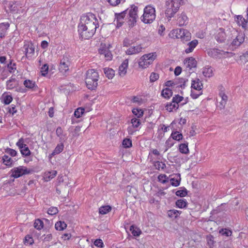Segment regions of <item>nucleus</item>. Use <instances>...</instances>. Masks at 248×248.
<instances>
[{
  "instance_id": "13d9d810",
  "label": "nucleus",
  "mask_w": 248,
  "mask_h": 248,
  "mask_svg": "<svg viewBox=\"0 0 248 248\" xmlns=\"http://www.w3.org/2000/svg\"><path fill=\"white\" fill-rule=\"evenodd\" d=\"M159 78V75L157 73L153 72L150 76V80L151 82H155Z\"/></svg>"
},
{
  "instance_id": "ea45409f",
  "label": "nucleus",
  "mask_w": 248,
  "mask_h": 248,
  "mask_svg": "<svg viewBox=\"0 0 248 248\" xmlns=\"http://www.w3.org/2000/svg\"><path fill=\"white\" fill-rule=\"evenodd\" d=\"M2 159L3 163L7 166H11L13 164V160L7 155H4L3 156Z\"/></svg>"
},
{
  "instance_id": "37998d69",
  "label": "nucleus",
  "mask_w": 248,
  "mask_h": 248,
  "mask_svg": "<svg viewBox=\"0 0 248 248\" xmlns=\"http://www.w3.org/2000/svg\"><path fill=\"white\" fill-rule=\"evenodd\" d=\"M85 109L83 108H78L74 112V115L76 117L80 118L84 113Z\"/></svg>"
},
{
  "instance_id": "5fc2aeb1",
  "label": "nucleus",
  "mask_w": 248,
  "mask_h": 248,
  "mask_svg": "<svg viewBox=\"0 0 248 248\" xmlns=\"http://www.w3.org/2000/svg\"><path fill=\"white\" fill-rule=\"evenodd\" d=\"M168 178L165 174H160L158 176V181L162 184H165L167 181Z\"/></svg>"
},
{
  "instance_id": "dca6fc26",
  "label": "nucleus",
  "mask_w": 248,
  "mask_h": 248,
  "mask_svg": "<svg viewBox=\"0 0 248 248\" xmlns=\"http://www.w3.org/2000/svg\"><path fill=\"white\" fill-rule=\"evenodd\" d=\"M188 17L185 13L178 15L177 18V24L179 26L186 25L187 23Z\"/></svg>"
},
{
  "instance_id": "6e6d98bb",
  "label": "nucleus",
  "mask_w": 248,
  "mask_h": 248,
  "mask_svg": "<svg viewBox=\"0 0 248 248\" xmlns=\"http://www.w3.org/2000/svg\"><path fill=\"white\" fill-rule=\"evenodd\" d=\"M33 243V238L30 235H27L25 238L24 243L26 245H31Z\"/></svg>"
},
{
  "instance_id": "aec40b11",
  "label": "nucleus",
  "mask_w": 248,
  "mask_h": 248,
  "mask_svg": "<svg viewBox=\"0 0 248 248\" xmlns=\"http://www.w3.org/2000/svg\"><path fill=\"white\" fill-rule=\"evenodd\" d=\"M199 42L196 39L193 40L191 42H189L187 46V47L186 48L185 51L186 54H188L189 53L192 52L194 48L198 45Z\"/></svg>"
},
{
  "instance_id": "a878e982",
  "label": "nucleus",
  "mask_w": 248,
  "mask_h": 248,
  "mask_svg": "<svg viewBox=\"0 0 248 248\" xmlns=\"http://www.w3.org/2000/svg\"><path fill=\"white\" fill-rule=\"evenodd\" d=\"M202 74L205 77L210 78L213 76V68L209 66H206L202 69Z\"/></svg>"
},
{
  "instance_id": "f8f14e48",
  "label": "nucleus",
  "mask_w": 248,
  "mask_h": 248,
  "mask_svg": "<svg viewBox=\"0 0 248 248\" xmlns=\"http://www.w3.org/2000/svg\"><path fill=\"white\" fill-rule=\"evenodd\" d=\"M126 14V10L120 13L115 14L114 22H116V27L119 28L121 27L124 23V17Z\"/></svg>"
},
{
  "instance_id": "72a5a7b5",
  "label": "nucleus",
  "mask_w": 248,
  "mask_h": 248,
  "mask_svg": "<svg viewBox=\"0 0 248 248\" xmlns=\"http://www.w3.org/2000/svg\"><path fill=\"white\" fill-rule=\"evenodd\" d=\"M24 85L29 89H33L37 87L35 82L29 79L25 80L24 82Z\"/></svg>"
},
{
  "instance_id": "c756f323",
  "label": "nucleus",
  "mask_w": 248,
  "mask_h": 248,
  "mask_svg": "<svg viewBox=\"0 0 248 248\" xmlns=\"http://www.w3.org/2000/svg\"><path fill=\"white\" fill-rule=\"evenodd\" d=\"M104 72L106 77H107L109 79L112 78L115 75L114 71L111 68H105L104 69Z\"/></svg>"
},
{
  "instance_id": "c9c22d12",
  "label": "nucleus",
  "mask_w": 248,
  "mask_h": 248,
  "mask_svg": "<svg viewBox=\"0 0 248 248\" xmlns=\"http://www.w3.org/2000/svg\"><path fill=\"white\" fill-rule=\"evenodd\" d=\"M44 227V222L40 219H37L34 223V227L38 230H41Z\"/></svg>"
},
{
  "instance_id": "2eb2a0df",
  "label": "nucleus",
  "mask_w": 248,
  "mask_h": 248,
  "mask_svg": "<svg viewBox=\"0 0 248 248\" xmlns=\"http://www.w3.org/2000/svg\"><path fill=\"white\" fill-rule=\"evenodd\" d=\"M219 96L221 98V100L219 102V104L218 105V107L220 109H223L224 108L227 102L228 96L225 93L224 90H220Z\"/></svg>"
},
{
  "instance_id": "6ab92c4d",
  "label": "nucleus",
  "mask_w": 248,
  "mask_h": 248,
  "mask_svg": "<svg viewBox=\"0 0 248 248\" xmlns=\"http://www.w3.org/2000/svg\"><path fill=\"white\" fill-rule=\"evenodd\" d=\"M192 90H196L197 91H202V81L199 78L192 80L191 83Z\"/></svg>"
},
{
  "instance_id": "bb28decb",
  "label": "nucleus",
  "mask_w": 248,
  "mask_h": 248,
  "mask_svg": "<svg viewBox=\"0 0 248 248\" xmlns=\"http://www.w3.org/2000/svg\"><path fill=\"white\" fill-rule=\"evenodd\" d=\"M236 18L237 24L239 26H242L243 28L246 29L247 28V22L246 21L245 19L241 15L237 16Z\"/></svg>"
},
{
  "instance_id": "09e8293b",
  "label": "nucleus",
  "mask_w": 248,
  "mask_h": 248,
  "mask_svg": "<svg viewBox=\"0 0 248 248\" xmlns=\"http://www.w3.org/2000/svg\"><path fill=\"white\" fill-rule=\"evenodd\" d=\"M7 68L10 73H14L16 69V64L15 63H13L11 62L9 63L8 64Z\"/></svg>"
},
{
  "instance_id": "680f3d73",
  "label": "nucleus",
  "mask_w": 248,
  "mask_h": 248,
  "mask_svg": "<svg viewBox=\"0 0 248 248\" xmlns=\"http://www.w3.org/2000/svg\"><path fill=\"white\" fill-rule=\"evenodd\" d=\"M183 98H184L183 96H181L179 95H176L173 97L172 101L174 103H177L178 105V103L182 101Z\"/></svg>"
},
{
  "instance_id": "e2e57ef3",
  "label": "nucleus",
  "mask_w": 248,
  "mask_h": 248,
  "mask_svg": "<svg viewBox=\"0 0 248 248\" xmlns=\"http://www.w3.org/2000/svg\"><path fill=\"white\" fill-rule=\"evenodd\" d=\"M219 232L222 234V235H226L227 236H229L231 235L232 232L231 231L227 229H223L219 231Z\"/></svg>"
},
{
  "instance_id": "e433bc0d",
  "label": "nucleus",
  "mask_w": 248,
  "mask_h": 248,
  "mask_svg": "<svg viewBox=\"0 0 248 248\" xmlns=\"http://www.w3.org/2000/svg\"><path fill=\"white\" fill-rule=\"evenodd\" d=\"M130 231L132 234L135 236H139L141 233V231L140 229L135 227L134 225L130 226Z\"/></svg>"
},
{
  "instance_id": "b1692460",
  "label": "nucleus",
  "mask_w": 248,
  "mask_h": 248,
  "mask_svg": "<svg viewBox=\"0 0 248 248\" xmlns=\"http://www.w3.org/2000/svg\"><path fill=\"white\" fill-rule=\"evenodd\" d=\"M9 27V24L8 23H2L0 24V39L4 37Z\"/></svg>"
},
{
  "instance_id": "4d7b16f0",
  "label": "nucleus",
  "mask_w": 248,
  "mask_h": 248,
  "mask_svg": "<svg viewBox=\"0 0 248 248\" xmlns=\"http://www.w3.org/2000/svg\"><path fill=\"white\" fill-rule=\"evenodd\" d=\"M48 65L47 64H45L43 65L41 68V72L42 73V75L43 76H45L48 73Z\"/></svg>"
},
{
  "instance_id": "0e129e2a",
  "label": "nucleus",
  "mask_w": 248,
  "mask_h": 248,
  "mask_svg": "<svg viewBox=\"0 0 248 248\" xmlns=\"http://www.w3.org/2000/svg\"><path fill=\"white\" fill-rule=\"evenodd\" d=\"M13 98L11 95H6L4 97L3 101L5 104H9L12 101Z\"/></svg>"
},
{
  "instance_id": "774afa93",
  "label": "nucleus",
  "mask_w": 248,
  "mask_h": 248,
  "mask_svg": "<svg viewBox=\"0 0 248 248\" xmlns=\"http://www.w3.org/2000/svg\"><path fill=\"white\" fill-rule=\"evenodd\" d=\"M240 59L245 62H248V50L240 56Z\"/></svg>"
},
{
  "instance_id": "7c9ffc66",
  "label": "nucleus",
  "mask_w": 248,
  "mask_h": 248,
  "mask_svg": "<svg viewBox=\"0 0 248 248\" xmlns=\"http://www.w3.org/2000/svg\"><path fill=\"white\" fill-rule=\"evenodd\" d=\"M55 228L58 231H62L67 227L66 224L64 221H60L56 223Z\"/></svg>"
},
{
  "instance_id": "ddd939ff",
  "label": "nucleus",
  "mask_w": 248,
  "mask_h": 248,
  "mask_svg": "<svg viewBox=\"0 0 248 248\" xmlns=\"http://www.w3.org/2000/svg\"><path fill=\"white\" fill-rule=\"evenodd\" d=\"M245 34L242 32L238 33L236 37L233 40L232 46L237 47L240 46L244 41Z\"/></svg>"
},
{
  "instance_id": "603ef678",
  "label": "nucleus",
  "mask_w": 248,
  "mask_h": 248,
  "mask_svg": "<svg viewBox=\"0 0 248 248\" xmlns=\"http://www.w3.org/2000/svg\"><path fill=\"white\" fill-rule=\"evenodd\" d=\"M21 153L22 155L25 156H29L31 154V152L27 146H24L23 148L20 149Z\"/></svg>"
},
{
  "instance_id": "4be33fe9",
  "label": "nucleus",
  "mask_w": 248,
  "mask_h": 248,
  "mask_svg": "<svg viewBox=\"0 0 248 248\" xmlns=\"http://www.w3.org/2000/svg\"><path fill=\"white\" fill-rule=\"evenodd\" d=\"M217 31L215 37L216 39L218 42L222 43L226 39V34L224 30L222 28H220Z\"/></svg>"
},
{
  "instance_id": "39448f33",
  "label": "nucleus",
  "mask_w": 248,
  "mask_h": 248,
  "mask_svg": "<svg viewBox=\"0 0 248 248\" xmlns=\"http://www.w3.org/2000/svg\"><path fill=\"white\" fill-rule=\"evenodd\" d=\"M155 8L151 5H148L144 9L141 20L145 24H150L155 20Z\"/></svg>"
},
{
  "instance_id": "864d4df0",
  "label": "nucleus",
  "mask_w": 248,
  "mask_h": 248,
  "mask_svg": "<svg viewBox=\"0 0 248 248\" xmlns=\"http://www.w3.org/2000/svg\"><path fill=\"white\" fill-rule=\"evenodd\" d=\"M123 145L124 148H129L132 146V141L128 139L123 140Z\"/></svg>"
},
{
  "instance_id": "a19ab883",
  "label": "nucleus",
  "mask_w": 248,
  "mask_h": 248,
  "mask_svg": "<svg viewBox=\"0 0 248 248\" xmlns=\"http://www.w3.org/2000/svg\"><path fill=\"white\" fill-rule=\"evenodd\" d=\"M64 146L62 144H59L52 153V155H54L61 153L63 150Z\"/></svg>"
},
{
  "instance_id": "a18cd8bd",
  "label": "nucleus",
  "mask_w": 248,
  "mask_h": 248,
  "mask_svg": "<svg viewBox=\"0 0 248 248\" xmlns=\"http://www.w3.org/2000/svg\"><path fill=\"white\" fill-rule=\"evenodd\" d=\"M176 195L181 197L186 196L187 194V190L185 188H181V189L177 190L176 193Z\"/></svg>"
},
{
  "instance_id": "8fccbe9b",
  "label": "nucleus",
  "mask_w": 248,
  "mask_h": 248,
  "mask_svg": "<svg viewBox=\"0 0 248 248\" xmlns=\"http://www.w3.org/2000/svg\"><path fill=\"white\" fill-rule=\"evenodd\" d=\"M131 123L132 124V127L134 128L138 127L141 124L140 120L136 118H132L131 120Z\"/></svg>"
},
{
  "instance_id": "9d476101",
  "label": "nucleus",
  "mask_w": 248,
  "mask_h": 248,
  "mask_svg": "<svg viewBox=\"0 0 248 248\" xmlns=\"http://www.w3.org/2000/svg\"><path fill=\"white\" fill-rule=\"evenodd\" d=\"M24 52L26 57L29 60L33 58L35 53V47L31 43H28L24 45Z\"/></svg>"
},
{
  "instance_id": "6e6552de",
  "label": "nucleus",
  "mask_w": 248,
  "mask_h": 248,
  "mask_svg": "<svg viewBox=\"0 0 248 248\" xmlns=\"http://www.w3.org/2000/svg\"><path fill=\"white\" fill-rule=\"evenodd\" d=\"M70 61L69 56L64 55L61 60L59 69L62 73H66L68 70L70 65Z\"/></svg>"
},
{
  "instance_id": "69168bd1",
  "label": "nucleus",
  "mask_w": 248,
  "mask_h": 248,
  "mask_svg": "<svg viewBox=\"0 0 248 248\" xmlns=\"http://www.w3.org/2000/svg\"><path fill=\"white\" fill-rule=\"evenodd\" d=\"M94 245L99 248H103L104 246L102 240L100 239L95 240L94 242Z\"/></svg>"
},
{
  "instance_id": "f3484780",
  "label": "nucleus",
  "mask_w": 248,
  "mask_h": 248,
  "mask_svg": "<svg viewBox=\"0 0 248 248\" xmlns=\"http://www.w3.org/2000/svg\"><path fill=\"white\" fill-rule=\"evenodd\" d=\"M128 65V59H125L119 67V74L120 76H124L126 74Z\"/></svg>"
},
{
  "instance_id": "de8ad7c7",
  "label": "nucleus",
  "mask_w": 248,
  "mask_h": 248,
  "mask_svg": "<svg viewBox=\"0 0 248 248\" xmlns=\"http://www.w3.org/2000/svg\"><path fill=\"white\" fill-rule=\"evenodd\" d=\"M108 2L112 6H116L121 2L124 3L125 0H107Z\"/></svg>"
},
{
  "instance_id": "58836bf2",
  "label": "nucleus",
  "mask_w": 248,
  "mask_h": 248,
  "mask_svg": "<svg viewBox=\"0 0 248 248\" xmlns=\"http://www.w3.org/2000/svg\"><path fill=\"white\" fill-rule=\"evenodd\" d=\"M180 181L181 178L180 174H178V175L176 178L174 177L171 178L170 180L171 185L174 186H178L180 185Z\"/></svg>"
},
{
  "instance_id": "c85d7f7f",
  "label": "nucleus",
  "mask_w": 248,
  "mask_h": 248,
  "mask_svg": "<svg viewBox=\"0 0 248 248\" xmlns=\"http://www.w3.org/2000/svg\"><path fill=\"white\" fill-rule=\"evenodd\" d=\"M179 150L182 154H188L189 153L188 142L180 144L179 145Z\"/></svg>"
},
{
  "instance_id": "f03ea898",
  "label": "nucleus",
  "mask_w": 248,
  "mask_h": 248,
  "mask_svg": "<svg viewBox=\"0 0 248 248\" xmlns=\"http://www.w3.org/2000/svg\"><path fill=\"white\" fill-rule=\"evenodd\" d=\"M184 0H167L166 2V16L169 20L178 12Z\"/></svg>"
},
{
  "instance_id": "bf43d9fd",
  "label": "nucleus",
  "mask_w": 248,
  "mask_h": 248,
  "mask_svg": "<svg viewBox=\"0 0 248 248\" xmlns=\"http://www.w3.org/2000/svg\"><path fill=\"white\" fill-rule=\"evenodd\" d=\"M196 90H191V96L193 99H196L202 94V91H198V93H196Z\"/></svg>"
},
{
  "instance_id": "a211bd4d",
  "label": "nucleus",
  "mask_w": 248,
  "mask_h": 248,
  "mask_svg": "<svg viewBox=\"0 0 248 248\" xmlns=\"http://www.w3.org/2000/svg\"><path fill=\"white\" fill-rule=\"evenodd\" d=\"M184 64L186 68L191 69L196 67L197 61L193 57L186 58L184 61Z\"/></svg>"
},
{
  "instance_id": "393cba45",
  "label": "nucleus",
  "mask_w": 248,
  "mask_h": 248,
  "mask_svg": "<svg viewBox=\"0 0 248 248\" xmlns=\"http://www.w3.org/2000/svg\"><path fill=\"white\" fill-rule=\"evenodd\" d=\"M18 81L15 78H11L6 82V88L8 90H12L18 86Z\"/></svg>"
},
{
  "instance_id": "338daca9",
  "label": "nucleus",
  "mask_w": 248,
  "mask_h": 248,
  "mask_svg": "<svg viewBox=\"0 0 248 248\" xmlns=\"http://www.w3.org/2000/svg\"><path fill=\"white\" fill-rule=\"evenodd\" d=\"M173 145H174V143L172 141V140L169 138L166 141V146L167 147V149H166L165 151H166L169 148L171 147Z\"/></svg>"
},
{
  "instance_id": "9b49d317",
  "label": "nucleus",
  "mask_w": 248,
  "mask_h": 248,
  "mask_svg": "<svg viewBox=\"0 0 248 248\" xmlns=\"http://www.w3.org/2000/svg\"><path fill=\"white\" fill-rule=\"evenodd\" d=\"M138 7L133 5L131 9L128 11L129 16V24L130 25H134L136 22V19L138 17L137 15Z\"/></svg>"
},
{
  "instance_id": "473e14b6",
  "label": "nucleus",
  "mask_w": 248,
  "mask_h": 248,
  "mask_svg": "<svg viewBox=\"0 0 248 248\" xmlns=\"http://www.w3.org/2000/svg\"><path fill=\"white\" fill-rule=\"evenodd\" d=\"M111 207L109 205L103 206L100 207L99 212L100 214L105 215L110 212Z\"/></svg>"
},
{
  "instance_id": "5701e85b",
  "label": "nucleus",
  "mask_w": 248,
  "mask_h": 248,
  "mask_svg": "<svg viewBox=\"0 0 248 248\" xmlns=\"http://www.w3.org/2000/svg\"><path fill=\"white\" fill-rule=\"evenodd\" d=\"M57 171L56 170H51L49 171H46L44 174V179L45 181H49L53 179L57 174Z\"/></svg>"
},
{
  "instance_id": "2f4dec72",
  "label": "nucleus",
  "mask_w": 248,
  "mask_h": 248,
  "mask_svg": "<svg viewBox=\"0 0 248 248\" xmlns=\"http://www.w3.org/2000/svg\"><path fill=\"white\" fill-rule=\"evenodd\" d=\"M172 95V92L169 88H166L162 91L161 95L165 98H169Z\"/></svg>"
},
{
  "instance_id": "f704fd0d",
  "label": "nucleus",
  "mask_w": 248,
  "mask_h": 248,
  "mask_svg": "<svg viewBox=\"0 0 248 248\" xmlns=\"http://www.w3.org/2000/svg\"><path fill=\"white\" fill-rule=\"evenodd\" d=\"M181 211L177 210H170L168 211V216L170 217L176 218L178 216L180 215Z\"/></svg>"
},
{
  "instance_id": "cd10ccee",
  "label": "nucleus",
  "mask_w": 248,
  "mask_h": 248,
  "mask_svg": "<svg viewBox=\"0 0 248 248\" xmlns=\"http://www.w3.org/2000/svg\"><path fill=\"white\" fill-rule=\"evenodd\" d=\"M165 107L168 111L171 112L173 110H176L179 107V105L172 101L171 103L167 104Z\"/></svg>"
},
{
  "instance_id": "0eeeda50",
  "label": "nucleus",
  "mask_w": 248,
  "mask_h": 248,
  "mask_svg": "<svg viewBox=\"0 0 248 248\" xmlns=\"http://www.w3.org/2000/svg\"><path fill=\"white\" fill-rule=\"evenodd\" d=\"M11 171L12 172L11 176L15 178L20 177L24 175L30 174L31 172V170L23 166L14 168Z\"/></svg>"
},
{
  "instance_id": "f257e3e1",
  "label": "nucleus",
  "mask_w": 248,
  "mask_h": 248,
  "mask_svg": "<svg viewBox=\"0 0 248 248\" xmlns=\"http://www.w3.org/2000/svg\"><path fill=\"white\" fill-rule=\"evenodd\" d=\"M98 27V20L95 16L89 13L81 16L78 32L82 39H88L94 35Z\"/></svg>"
},
{
  "instance_id": "7ed1b4c3",
  "label": "nucleus",
  "mask_w": 248,
  "mask_h": 248,
  "mask_svg": "<svg viewBox=\"0 0 248 248\" xmlns=\"http://www.w3.org/2000/svg\"><path fill=\"white\" fill-rule=\"evenodd\" d=\"M99 74L94 69H89L87 71L85 83L89 89L94 90L98 85Z\"/></svg>"
},
{
  "instance_id": "3c124183",
  "label": "nucleus",
  "mask_w": 248,
  "mask_h": 248,
  "mask_svg": "<svg viewBox=\"0 0 248 248\" xmlns=\"http://www.w3.org/2000/svg\"><path fill=\"white\" fill-rule=\"evenodd\" d=\"M56 135L61 140H63L65 137V135L63 134V130L61 127H58L56 131Z\"/></svg>"
},
{
  "instance_id": "4468645a",
  "label": "nucleus",
  "mask_w": 248,
  "mask_h": 248,
  "mask_svg": "<svg viewBox=\"0 0 248 248\" xmlns=\"http://www.w3.org/2000/svg\"><path fill=\"white\" fill-rule=\"evenodd\" d=\"M208 54L213 58L220 59L224 54V52L217 49L214 48L209 50L208 51Z\"/></svg>"
},
{
  "instance_id": "c03bdc74",
  "label": "nucleus",
  "mask_w": 248,
  "mask_h": 248,
  "mask_svg": "<svg viewBox=\"0 0 248 248\" xmlns=\"http://www.w3.org/2000/svg\"><path fill=\"white\" fill-rule=\"evenodd\" d=\"M186 204L187 202L184 199L178 200L176 202V206L180 208H183L186 207Z\"/></svg>"
},
{
  "instance_id": "423d86ee",
  "label": "nucleus",
  "mask_w": 248,
  "mask_h": 248,
  "mask_svg": "<svg viewBox=\"0 0 248 248\" xmlns=\"http://www.w3.org/2000/svg\"><path fill=\"white\" fill-rule=\"evenodd\" d=\"M156 57L155 53H150L143 55L139 60L138 64L139 67L142 69L148 67L150 65L152 64Z\"/></svg>"
},
{
  "instance_id": "412c9836",
  "label": "nucleus",
  "mask_w": 248,
  "mask_h": 248,
  "mask_svg": "<svg viewBox=\"0 0 248 248\" xmlns=\"http://www.w3.org/2000/svg\"><path fill=\"white\" fill-rule=\"evenodd\" d=\"M142 48L140 45L133 46L127 49L126 53L127 55L136 54L141 52L142 51Z\"/></svg>"
},
{
  "instance_id": "49530a36",
  "label": "nucleus",
  "mask_w": 248,
  "mask_h": 248,
  "mask_svg": "<svg viewBox=\"0 0 248 248\" xmlns=\"http://www.w3.org/2000/svg\"><path fill=\"white\" fill-rule=\"evenodd\" d=\"M132 113L134 115L137 117V118H140L143 115V111L141 109L134 108L132 110Z\"/></svg>"
},
{
  "instance_id": "4c0bfd02",
  "label": "nucleus",
  "mask_w": 248,
  "mask_h": 248,
  "mask_svg": "<svg viewBox=\"0 0 248 248\" xmlns=\"http://www.w3.org/2000/svg\"><path fill=\"white\" fill-rule=\"evenodd\" d=\"M171 137L173 140L177 141H180V140H182L183 137V135L181 133H179V132L178 131L172 132L171 134Z\"/></svg>"
},
{
  "instance_id": "052dcab7",
  "label": "nucleus",
  "mask_w": 248,
  "mask_h": 248,
  "mask_svg": "<svg viewBox=\"0 0 248 248\" xmlns=\"http://www.w3.org/2000/svg\"><path fill=\"white\" fill-rule=\"evenodd\" d=\"M58 212L57 207H51L47 210V213L49 215H53L56 214Z\"/></svg>"
},
{
  "instance_id": "1a4fd4ad",
  "label": "nucleus",
  "mask_w": 248,
  "mask_h": 248,
  "mask_svg": "<svg viewBox=\"0 0 248 248\" xmlns=\"http://www.w3.org/2000/svg\"><path fill=\"white\" fill-rule=\"evenodd\" d=\"M109 47L110 45L107 46L105 44H101L98 50L99 53L101 55H103L107 61H110L112 58L111 52L109 50Z\"/></svg>"
},
{
  "instance_id": "20e7f679",
  "label": "nucleus",
  "mask_w": 248,
  "mask_h": 248,
  "mask_svg": "<svg viewBox=\"0 0 248 248\" xmlns=\"http://www.w3.org/2000/svg\"><path fill=\"white\" fill-rule=\"evenodd\" d=\"M169 36L171 38L180 39L184 43L190 41L191 38V33L184 29L173 30L170 32Z\"/></svg>"
},
{
  "instance_id": "79ce46f5",
  "label": "nucleus",
  "mask_w": 248,
  "mask_h": 248,
  "mask_svg": "<svg viewBox=\"0 0 248 248\" xmlns=\"http://www.w3.org/2000/svg\"><path fill=\"white\" fill-rule=\"evenodd\" d=\"M154 166L156 169L158 170H164L166 168V164L163 162L160 161H155L154 162Z\"/></svg>"
}]
</instances>
